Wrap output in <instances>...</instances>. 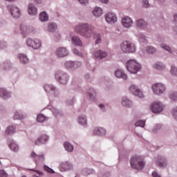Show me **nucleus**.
<instances>
[{"mask_svg":"<svg viewBox=\"0 0 177 177\" xmlns=\"http://www.w3.org/2000/svg\"><path fill=\"white\" fill-rule=\"evenodd\" d=\"M64 147L66 150V151L71 152L74 150V147L68 142H64Z\"/></svg>","mask_w":177,"mask_h":177,"instance_id":"26","label":"nucleus"},{"mask_svg":"<svg viewBox=\"0 0 177 177\" xmlns=\"http://www.w3.org/2000/svg\"><path fill=\"white\" fill-rule=\"evenodd\" d=\"M115 75L117 78H122V80H127L128 76L121 69H118L115 72Z\"/></svg>","mask_w":177,"mask_h":177,"instance_id":"16","label":"nucleus"},{"mask_svg":"<svg viewBox=\"0 0 177 177\" xmlns=\"http://www.w3.org/2000/svg\"><path fill=\"white\" fill-rule=\"evenodd\" d=\"M94 56L95 59H99L100 60H102V59H104V57H106L107 56V53L102 50H97L95 53Z\"/></svg>","mask_w":177,"mask_h":177,"instance_id":"17","label":"nucleus"},{"mask_svg":"<svg viewBox=\"0 0 177 177\" xmlns=\"http://www.w3.org/2000/svg\"><path fill=\"white\" fill-rule=\"evenodd\" d=\"M16 132V128L13 126L8 127L6 130V133L7 135H13Z\"/></svg>","mask_w":177,"mask_h":177,"instance_id":"29","label":"nucleus"},{"mask_svg":"<svg viewBox=\"0 0 177 177\" xmlns=\"http://www.w3.org/2000/svg\"><path fill=\"white\" fill-rule=\"evenodd\" d=\"M156 164L158 167H160V168H162V167H165L167 165V162L165 161V158L162 156L158 157V160L156 161Z\"/></svg>","mask_w":177,"mask_h":177,"instance_id":"18","label":"nucleus"},{"mask_svg":"<svg viewBox=\"0 0 177 177\" xmlns=\"http://www.w3.org/2000/svg\"><path fill=\"white\" fill-rule=\"evenodd\" d=\"M150 109L152 113L157 114L158 113H161V111L164 110V105L160 102H155L151 105Z\"/></svg>","mask_w":177,"mask_h":177,"instance_id":"5","label":"nucleus"},{"mask_svg":"<svg viewBox=\"0 0 177 177\" xmlns=\"http://www.w3.org/2000/svg\"><path fill=\"white\" fill-rule=\"evenodd\" d=\"M53 114H54L56 117H57V116L59 115V111L55 110V111H53Z\"/></svg>","mask_w":177,"mask_h":177,"instance_id":"54","label":"nucleus"},{"mask_svg":"<svg viewBox=\"0 0 177 177\" xmlns=\"http://www.w3.org/2000/svg\"><path fill=\"white\" fill-rule=\"evenodd\" d=\"M147 53H154L156 52V48L153 46H148L147 48Z\"/></svg>","mask_w":177,"mask_h":177,"instance_id":"42","label":"nucleus"},{"mask_svg":"<svg viewBox=\"0 0 177 177\" xmlns=\"http://www.w3.org/2000/svg\"><path fill=\"white\" fill-rule=\"evenodd\" d=\"M99 107L100 109H103V107H104V105H103V104H100Z\"/></svg>","mask_w":177,"mask_h":177,"instance_id":"58","label":"nucleus"},{"mask_svg":"<svg viewBox=\"0 0 177 177\" xmlns=\"http://www.w3.org/2000/svg\"><path fill=\"white\" fill-rule=\"evenodd\" d=\"M93 15L95 16V17H99L101 15H103V10L102 8L96 7L93 11Z\"/></svg>","mask_w":177,"mask_h":177,"instance_id":"22","label":"nucleus"},{"mask_svg":"<svg viewBox=\"0 0 177 177\" xmlns=\"http://www.w3.org/2000/svg\"><path fill=\"white\" fill-rule=\"evenodd\" d=\"M55 54L57 57H64L68 55V51L64 47H59L56 50Z\"/></svg>","mask_w":177,"mask_h":177,"instance_id":"11","label":"nucleus"},{"mask_svg":"<svg viewBox=\"0 0 177 177\" xmlns=\"http://www.w3.org/2000/svg\"><path fill=\"white\" fill-rule=\"evenodd\" d=\"M0 96L3 97V99H8V97H10V94L8 93L6 90L0 88Z\"/></svg>","mask_w":177,"mask_h":177,"instance_id":"24","label":"nucleus"},{"mask_svg":"<svg viewBox=\"0 0 177 177\" xmlns=\"http://www.w3.org/2000/svg\"><path fill=\"white\" fill-rule=\"evenodd\" d=\"M122 104L124 106V107H131L132 105V101L128 100L127 97H124L122 100Z\"/></svg>","mask_w":177,"mask_h":177,"instance_id":"20","label":"nucleus"},{"mask_svg":"<svg viewBox=\"0 0 177 177\" xmlns=\"http://www.w3.org/2000/svg\"><path fill=\"white\" fill-rule=\"evenodd\" d=\"M145 125V122L143 120H138L135 123L136 127H141L142 128H143Z\"/></svg>","mask_w":177,"mask_h":177,"instance_id":"40","label":"nucleus"},{"mask_svg":"<svg viewBox=\"0 0 177 177\" xmlns=\"http://www.w3.org/2000/svg\"><path fill=\"white\" fill-rule=\"evenodd\" d=\"M122 24L126 28H129V27H131L132 24H133V21H132V19L129 17H124L122 19Z\"/></svg>","mask_w":177,"mask_h":177,"instance_id":"14","label":"nucleus"},{"mask_svg":"<svg viewBox=\"0 0 177 177\" xmlns=\"http://www.w3.org/2000/svg\"><path fill=\"white\" fill-rule=\"evenodd\" d=\"M176 3H177V0H176Z\"/></svg>","mask_w":177,"mask_h":177,"instance_id":"61","label":"nucleus"},{"mask_svg":"<svg viewBox=\"0 0 177 177\" xmlns=\"http://www.w3.org/2000/svg\"><path fill=\"white\" fill-rule=\"evenodd\" d=\"M100 1H101L102 3H107V2H109V0H100Z\"/></svg>","mask_w":177,"mask_h":177,"instance_id":"57","label":"nucleus"},{"mask_svg":"<svg viewBox=\"0 0 177 177\" xmlns=\"http://www.w3.org/2000/svg\"><path fill=\"white\" fill-rule=\"evenodd\" d=\"M55 78L58 82L62 84V85H66L67 84V81H68V76L67 74L64 73L59 76V75H55Z\"/></svg>","mask_w":177,"mask_h":177,"instance_id":"12","label":"nucleus"},{"mask_svg":"<svg viewBox=\"0 0 177 177\" xmlns=\"http://www.w3.org/2000/svg\"><path fill=\"white\" fill-rule=\"evenodd\" d=\"M160 46L161 48H162V49H165V50H167L169 53H172V50H171V48L168 46L167 44H162Z\"/></svg>","mask_w":177,"mask_h":177,"instance_id":"39","label":"nucleus"},{"mask_svg":"<svg viewBox=\"0 0 177 177\" xmlns=\"http://www.w3.org/2000/svg\"><path fill=\"white\" fill-rule=\"evenodd\" d=\"M57 28V25L55 23H51L48 24V30L50 31V32H53V31H56V29Z\"/></svg>","mask_w":177,"mask_h":177,"instance_id":"31","label":"nucleus"},{"mask_svg":"<svg viewBox=\"0 0 177 177\" xmlns=\"http://www.w3.org/2000/svg\"><path fill=\"white\" fill-rule=\"evenodd\" d=\"M6 46V43L5 41L0 42V48L1 49H3Z\"/></svg>","mask_w":177,"mask_h":177,"instance_id":"51","label":"nucleus"},{"mask_svg":"<svg viewBox=\"0 0 177 177\" xmlns=\"http://www.w3.org/2000/svg\"><path fill=\"white\" fill-rule=\"evenodd\" d=\"M170 73L171 75H177V68L175 66H171Z\"/></svg>","mask_w":177,"mask_h":177,"instance_id":"43","label":"nucleus"},{"mask_svg":"<svg viewBox=\"0 0 177 177\" xmlns=\"http://www.w3.org/2000/svg\"><path fill=\"white\" fill-rule=\"evenodd\" d=\"M72 42L75 44L77 46H82V41L78 37H72Z\"/></svg>","mask_w":177,"mask_h":177,"instance_id":"25","label":"nucleus"},{"mask_svg":"<svg viewBox=\"0 0 177 177\" xmlns=\"http://www.w3.org/2000/svg\"><path fill=\"white\" fill-rule=\"evenodd\" d=\"M45 120H46V118H45V116L44 115L39 114L37 115V121L38 122H44L45 121Z\"/></svg>","mask_w":177,"mask_h":177,"instance_id":"37","label":"nucleus"},{"mask_svg":"<svg viewBox=\"0 0 177 177\" xmlns=\"http://www.w3.org/2000/svg\"><path fill=\"white\" fill-rule=\"evenodd\" d=\"M28 12L29 15H37V8H35V6H34L33 4H29Z\"/></svg>","mask_w":177,"mask_h":177,"instance_id":"23","label":"nucleus"},{"mask_svg":"<svg viewBox=\"0 0 177 177\" xmlns=\"http://www.w3.org/2000/svg\"><path fill=\"white\" fill-rule=\"evenodd\" d=\"M174 23H175V24H176L177 23V15H174Z\"/></svg>","mask_w":177,"mask_h":177,"instance_id":"56","label":"nucleus"},{"mask_svg":"<svg viewBox=\"0 0 177 177\" xmlns=\"http://www.w3.org/2000/svg\"><path fill=\"white\" fill-rule=\"evenodd\" d=\"M93 30H95L93 26L87 24H80L75 28V31L80 34V35H82V37H84V38H90V37H92V34H93V38L96 39L95 44H100L102 41L100 34L94 33Z\"/></svg>","mask_w":177,"mask_h":177,"instance_id":"1","label":"nucleus"},{"mask_svg":"<svg viewBox=\"0 0 177 177\" xmlns=\"http://www.w3.org/2000/svg\"><path fill=\"white\" fill-rule=\"evenodd\" d=\"M120 48L124 53H133L136 50L135 44L128 41H124Z\"/></svg>","mask_w":177,"mask_h":177,"instance_id":"4","label":"nucleus"},{"mask_svg":"<svg viewBox=\"0 0 177 177\" xmlns=\"http://www.w3.org/2000/svg\"><path fill=\"white\" fill-rule=\"evenodd\" d=\"M170 98L171 100H174V102L177 101V93H174L170 95Z\"/></svg>","mask_w":177,"mask_h":177,"instance_id":"45","label":"nucleus"},{"mask_svg":"<svg viewBox=\"0 0 177 177\" xmlns=\"http://www.w3.org/2000/svg\"><path fill=\"white\" fill-rule=\"evenodd\" d=\"M152 89L156 95H161L165 92V86L161 83H156L152 86Z\"/></svg>","mask_w":177,"mask_h":177,"instance_id":"6","label":"nucleus"},{"mask_svg":"<svg viewBox=\"0 0 177 177\" xmlns=\"http://www.w3.org/2000/svg\"><path fill=\"white\" fill-rule=\"evenodd\" d=\"M73 53H75V55H77V56H82V53L78 51L77 48L73 49Z\"/></svg>","mask_w":177,"mask_h":177,"instance_id":"50","label":"nucleus"},{"mask_svg":"<svg viewBox=\"0 0 177 177\" xmlns=\"http://www.w3.org/2000/svg\"><path fill=\"white\" fill-rule=\"evenodd\" d=\"M159 1H160V2H164V1H165V0H159Z\"/></svg>","mask_w":177,"mask_h":177,"instance_id":"60","label":"nucleus"},{"mask_svg":"<svg viewBox=\"0 0 177 177\" xmlns=\"http://www.w3.org/2000/svg\"><path fill=\"white\" fill-rule=\"evenodd\" d=\"M127 68L129 73H131V74H136L138 71H140L142 66L135 59H130L127 62Z\"/></svg>","mask_w":177,"mask_h":177,"instance_id":"3","label":"nucleus"},{"mask_svg":"<svg viewBox=\"0 0 177 177\" xmlns=\"http://www.w3.org/2000/svg\"><path fill=\"white\" fill-rule=\"evenodd\" d=\"M44 169H45L46 171H47V172H49L50 174H55V171H53V169H52L48 167V166H45V167H44Z\"/></svg>","mask_w":177,"mask_h":177,"instance_id":"47","label":"nucleus"},{"mask_svg":"<svg viewBox=\"0 0 177 177\" xmlns=\"http://www.w3.org/2000/svg\"><path fill=\"white\" fill-rule=\"evenodd\" d=\"M8 10H10L11 16H12V17L15 19H18V17H19L21 15L20 9L15 6H9Z\"/></svg>","mask_w":177,"mask_h":177,"instance_id":"7","label":"nucleus"},{"mask_svg":"<svg viewBox=\"0 0 177 177\" xmlns=\"http://www.w3.org/2000/svg\"><path fill=\"white\" fill-rule=\"evenodd\" d=\"M93 135H106V130L102 127H96L94 129Z\"/></svg>","mask_w":177,"mask_h":177,"instance_id":"19","label":"nucleus"},{"mask_svg":"<svg viewBox=\"0 0 177 177\" xmlns=\"http://www.w3.org/2000/svg\"><path fill=\"white\" fill-rule=\"evenodd\" d=\"M44 89L47 93H51V92H55V86L50 84H46L44 86Z\"/></svg>","mask_w":177,"mask_h":177,"instance_id":"28","label":"nucleus"},{"mask_svg":"<svg viewBox=\"0 0 177 177\" xmlns=\"http://www.w3.org/2000/svg\"><path fill=\"white\" fill-rule=\"evenodd\" d=\"M140 39H146V36L142 35V36L140 37Z\"/></svg>","mask_w":177,"mask_h":177,"instance_id":"59","label":"nucleus"},{"mask_svg":"<svg viewBox=\"0 0 177 177\" xmlns=\"http://www.w3.org/2000/svg\"><path fill=\"white\" fill-rule=\"evenodd\" d=\"M30 171H35V172H37L39 175L43 176L44 174L39 171L34 170V169H30Z\"/></svg>","mask_w":177,"mask_h":177,"instance_id":"53","label":"nucleus"},{"mask_svg":"<svg viewBox=\"0 0 177 177\" xmlns=\"http://www.w3.org/2000/svg\"><path fill=\"white\" fill-rule=\"evenodd\" d=\"M19 60L21 63H22L23 64H26V63H28V58L27 57V56L23 54L19 55Z\"/></svg>","mask_w":177,"mask_h":177,"instance_id":"32","label":"nucleus"},{"mask_svg":"<svg viewBox=\"0 0 177 177\" xmlns=\"http://www.w3.org/2000/svg\"><path fill=\"white\" fill-rule=\"evenodd\" d=\"M24 118V116L19 113V112H15V115H14V120H23Z\"/></svg>","mask_w":177,"mask_h":177,"instance_id":"36","label":"nucleus"},{"mask_svg":"<svg viewBox=\"0 0 177 177\" xmlns=\"http://www.w3.org/2000/svg\"><path fill=\"white\" fill-rule=\"evenodd\" d=\"M26 45L32 49H39L41 48V41L39 39L32 40V39H28L26 41Z\"/></svg>","mask_w":177,"mask_h":177,"instance_id":"8","label":"nucleus"},{"mask_svg":"<svg viewBox=\"0 0 177 177\" xmlns=\"http://www.w3.org/2000/svg\"><path fill=\"white\" fill-rule=\"evenodd\" d=\"M9 147L11 150H12V151H19V146L16 145L15 142H12L10 144Z\"/></svg>","mask_w":177,"mask_h":177,"instance_id":"33","label":"nucleus"},{"mask_svg":"<svg viewBox=\"0 0 177 177\" xmlns=\"http://www.w3.org/2000/svg\"><path fill=\"white\" fill-rule=\"evenodd\" d=\"M142 6L143 8H149L150 6V4H149V1L147 0L142 1Z\"/></svg>","mask_w":177,"mask_h":177,"instance_id":"46","label":"nucleus"},{"mask_svg":"<svg viewBox=\"0 0 177 177\" xmlns=\"http://www.w3.org/2000/svg\"><path fill=\"white\" fill-rule=\"evenodd\" d=\"M152 176L153 177H161V176H160V174H158V173H157V171L152 172Z\"/></svg>","mask_w":177,"mask_h":177,"instance_id":"52","label":"nucleus"},{"mask_svg":"<svg viewBox=\"0 0 177 177\" xmlns=\"http://www.w3.org/2000/svg\"><path fill=\"white\" fill-rule=\"evenodd\" d=\"M39 19L41 21H48V20H49V17L46 12H43L39 15Z\"/></svg>","mask_w":177,"mask_h":177,"instance_id":"27","label":"nucleus"},{"mask_svg":"<svg viewBox=\"0 0 177 177\" xmlns=\"http://www.w3.org/2000/svg\"><path fill=\"white\" fill-rule=\"evenodd\" d=\"M81 3H88V0H78Z\"/></svg>","mask_w":177,"mask_h":177,"instance_id":"55","label":"nucleus"},{"mask_svg":"<svg viewBox=\"0 0 177 177\" xmlns=\"http://www.w3.org/2000/svg\"><path fill=\"white\" fill-rule=\"evenodd\" d=\"M105 19L106 21L110 24H114V23H117V16L113 12H108L105 15Z\"/></svg>","mask_w":177,"mask_h":177,"instance_id":"9","label":"nucleus"},{"mask_svg":"<svg viewBox=\"0 0 177 177\" xmlns=\"http://www.w3.org/2000/svg\"><path fill=\"white\" fill-rule=\"evenodd\" d=\"M92 93H88V96L90 99H93V97L96 95V93H95V91L92 90Z\"/></svg>","mask_w":177,"mask_h":177,"instance_id":"49","label":"nucleus"},{"mask_svg":"<svg viewBox=\"0 0 177 177\" xmlns=\"http://www.w3.org/2000/svg\"><path fill=\"white\" fill-rule=\"evenodd\" d=\"M130 162L133 169H136L137 171H142L145 168V165H146L145 158L138 155L133 156Z\"/></svg>","mask_w":177,"mask_h":177,"instance_id":"2","label":"nucleus"},{"mask_svg":"<svg viewBox=\"0 0 177 177\" xmlns=\"http://www.w3.org/2000/svg\"><path fill=\"white\" fill-rule=\"evenodd\" d=\"M31 157H32V158H34L36 161H39V160L43 161V160L45 158V157L44 156V154L37 155L34 151L32 152Z\"/></svg>","mask_w":177,"mask_h":177,"instance_id":"21","label":"nucleus"},{"mask_svg":"<svg viewBox=\"0 0 177 177\" xmlns=\"http://www.w3.org/2000/svg\"><path fill=\"white\" fill-rule=\"evenodd\" d=\"M172 114L176 120H177V107L174 108L172 111Z\"/></svg>","mask_w":177,"mask_h":177,"instance_id":"48","label":"nucleus"},{"mask_svg":"<svg viewBox=\"0 0 177 177\" xmlns=\"http://www.w3.org/2000/svg\"><path fill=\"white\" fill-rule=\"evenodd\" d=\"M136 25L138 27H141L142 28H145L147 24L143 19H139L136 21Z\"/></svg>","mask_w":177,"mask_h":177,"instance_id":"30","label":"nucleus"},{"mask_svg":"<svg viewBox=\"0 0 177 177\" xmlns=\"http://www.w3.org/2000/svg\"><path fill=\"white\" fill-rule=\"evenodd\" d=\"M165 68V66L161 62H158L156 64L153 65V68H156V70H162Z\"/></svg>","mask_w":177,"mask_h":177,"instance_id":"34","label":"nucleus"},{"mask_svg":"<svg viewBox=\"0 0 177 177\" xmlns=\"http://www.w3.org/2000/svg\"><path fill=\"white\" fill-rule=\"evenodd\" d=\"M78 122L79 124H82V125H85L86 124V118L85 116H80Z\"/></svg>","mask_w":177,"mask_h":177,"instance_id":"35","label":"nucleus"},{"mask_svg":"<svg viewBox=\"0 0 177 177\" xmlns=\"http://www.w3.org/2000/svg\"><path fill=\"white\" fill-rule=\"evenodd\" d=\"M8 173L3 169H0V177H8Z\"/></svg>","mask_w":177,"mask_h":177,"instance_id":"44","label":"nucleus"},{"mask_svg":"<svg viewBox=\"0 0 177 177\" xmlns=\"http://www.w3.org/2000/svg\"><path fill=\"white\" fill-rule=\"evenodd\" d=\"M61 171H63V170H62V169H61Z\"/></svg>","mask_w":177,"mask_h":177,"instance_id":"62","label":"nucleus"},{"mask_svg":"<svg viewBox=\"0 0 177 177\" xmlns=\"http://www.w3.org/2000/svg\"><path fill=\"white\" fill-rule=\"evenodd\" d=\"M130 92H131V93H133V95H135L136 96H138V97H143V92H142V91H140V89H139L138 88V86H135V85H131L130 86Z\"/></svg>","mask_w":177,"mask_h":177,"instance_id":"10","label":"nucleus"},{"mask_svg":"<svg viewBox=\"0 0 177 177\" xmlns=\"http://www.w3.org/2000/svg\"><path fill=\"white\" fill-rule=\"evenodd\" d=\"M0 165H1V161H0Z\"/></svg>","mask_w":177,"mask_h":177,"instance_id":"63","label":"nucleus"},{"mask_svg":"<svg viewBox=\"0 0 177 177\" xmlns=\"http://www.w3.org/2000/svg\"><path fill=\"white\" fill-rule=\"evenodd\" d=\"M21 31L22 32V34H24V33L28 34V32H30V28H28L27 26H21Z\"/></svg>","mask_w":177,"mask_h":177,"instance_id":"38","label":"nucleus"},{"mask_svg":"<svg viewBox=\"0 0 177 177\" xmlns=\"http://www.w3.org/2000/svg\"><path fill=\"white\" fill-rule=\"evenodd\" d=\"M61 168L64 169V171H67V169L71 168V166L68 163H64L62 165Z\"/></svg>","mask_w":177,"mask_h":177,"instance_id":"41","label":"nucleus"},{"mask_svg":"<svg viewBox=\"0 0 177 177\" xmlns=\"http://www.w3.org/2000/svg\"><path fill=\"white\" fill-rule=\"evenodd\" d=\"M49 138L46 135L40 136L37 140L35 141V145L36 146H39V145H45L48 142Z\"/></svg>","mask_w":177,"mask_h":177,"instance_id":"13","label":"nucleus"},{"mask_svg":"<svg viewBox=\"0 0 177 177\" xmlns=\"http://www.w3.org/2000/svg\"><path fill=\"white\" fill-rule=\"evenodd\" d=\"M65 66L66 68H78L81 66V62L68 61L65 63Z\"/></svg>","mask_w":177,"mask_h":177,"instance_id":"15","label":"nucleus"}]
</instances>
